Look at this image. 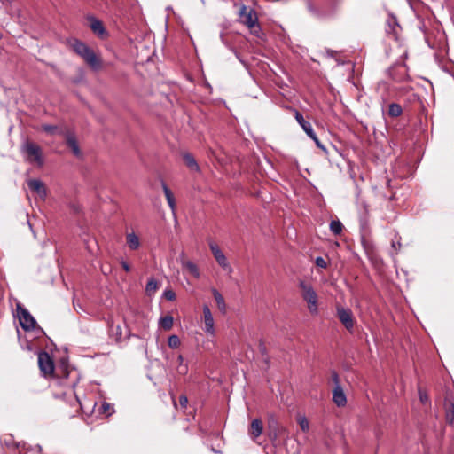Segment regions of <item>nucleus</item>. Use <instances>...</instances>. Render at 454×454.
Listing matches in <instances>:
<instances>
[{"mask_svg": "<svg viewBox=\"0 0 454 454\" xmlns=\"http://www.w3.org/2000/svg\"><path fill=\"white\" fill-rule=\"evenodd\" d=\"M325 53H326V56L329 58H334V56L337 54L336 51H333L332 50H326Z\"/></svg>", "mask_w": 454, "mask_h": 454, "instance_id": "38", "label": "nucleus"}, {"mask_svg": "<svg viewBox=\"0 0 454 454\" xmlns=\"http://www.w3.org/2000/svg\"><path fill=\"white\" fill-rule=\"evenodd\" d=\"M162 189L166 197V200L168 201V204L169 207L171 208L172 212L174 213L176 210V200L174 198V195L171 192V190L168 187V185L162 182Z\"/></svg>", "mask_w": 454, "mask_h": 454, "instance_id": "19", "label": "nucleus"}, {"mask_svg": "<svg viewBox=\"0 0 454 454\" xmlns=\"http://www.w3.org/2000/svg\"><path fill=\"white\" fill-rule=\"evenodd\" d=\"M340 68H341V67H340V64L338 63V64H337V71L339 72V71H340L339 69H340Z\"/></svg>", "mask_w": 454, "mask_h": 454, "instance_id": "45", "label": "nucleus"}, {"mask_svg": "<svg viewBox=\"0 0 454 454\" xmlns=\"http://www.w3.org/2000/svg\"><path fill=\"white\" fill-rule=\"evenodd\" d=\"M29 189L36 193L40 199L44 200L47 196V190L44 184L38 179H30L27 182Z\"/></svg>", "mask_w": 454, "mask_h": 454, "instance_id": "12", "label": "nucleus"}, {"mask_svg": "<svg viewBox=\"0 0 454 454\" xmlns=\"http://www.w3.org/2000/svg\"><path fill=\"white\" fill-rule=\"evenodd\" d=\"M299 288L301 289L302 299L307 302L309 312L313 315L317 314L318 297L311 284L300 280Z\"/></svg>", "mask_w": 454, "mask_h": 454, "instance_id": "3", "label": "nucleus"}, {"mask_svg": "<svg viewBox=\"0 0 454 454\" xmlns=\"http://www.w3.org/2000/svg\"><path fill=\"white\" fill-rule=\"evenodd\" d=\"M183 160L185 163V165L192 170L200 171V167L195 160L194 157L189 153H185L183 154Z\"/></svg>", "mask_w": 454, "mask_h": 454, "instance_id": "21", "label": "nucleus"}, {"mask_svg": "<svg viewBox=\"0 0 454 454\" xmlns=\"http://www.w3.org/2000/svg\"><path fill=\"white\" fill-rule=\"evenodd\" d=\"M263 430V424L260 419H254L252 420L249 427V434L250 436L255 440L259 437Z\"/></svg>", "mask_w": 454, "mask_h": 454, "instance_id": "16", "label": "nucleus"}, {"mask_svg": "<svg viewBox=\"0 0 454 454\" xmlns=\"http://www.w3.org/2000/svg\"><path fill=\"white\" fill-rule=\"evenodd\" d=\"M65 127H58L56 125L43 124L42 125V129L51 135L58 133L59 135V130L64 129Z\"/></svg>", "mask_w": 454, "mask_h": 454, "instance_id": "25", "label": "nucleus"}, {"mask_svg": "<svg viewBox=\"0 0 454 454\" xmlns=\"http://www.w3.org/2000/svg\"><path fill=\"white\" fill-rule=\"evenodd\" d=\"M158 289V282L154 278H150L146 284L145 291L148 294H154Z\"/></svg>", "mask_w": 454, "mask_h": 454, "instance_id": "27", "label": "nucleus"}, {"mask_svg": "<svg viewBox=\"0 0 454 454\" xmlns=\"http://www.w3.org/2000/svg\"><path fill=\"white\" fill-rule=\"evenodd\" d=\"M352 69V65L351 63H347V70L348 71H350Z\"/></svg>", "mask_w": 454, "mask_h": 454, "instance_id": "43", "label": "nucleus"}, {"mask_svg": "<svg viewBox=\"0 0 454 454\" xmlns=\"http://www.w3.org/2000/svg\"><path fill=\"white\" fill-rule=\"evenodd\" d=\"M393 82H402L403 80L393 77Z\"/></svg>", "mask_w": 454, "mask_h": 454, "instance_id": "44", "label": "nucleus"}, {"mask_svg": "<svg viewBox=\"0 0 454 454\" xmlns=\"http://www.w3.org/2000/svg\"><path fill=\"white\" fill-rule=\"evenodd\" d=\"M331 377H332V380L334 382L335 386H340L339 375L336 372H334V371L332 372Z\"/></svg>", "mask_w": 454, "mask_h": 454, "instance_id": "35", "label": "nucleus"}, {"mask_svg": "<svg viewBox=\"0 0 454 454\" xmlns=\"http://www.w3.org/2000/svg\"><path fill=\"white\" fill-rule=\"evenodd\" d=\"M99 411L101 414L106 416H110L114 411V407L111 403L104 402L99 408Z\"/></svg>", "mask_w": 454, "mask_h": 454, "instance_id": "28", "label": "nucleus"}, {"mask_svg": "<svg viewBox=\"0 0 454 454\" xmlns=\"http://www.w3.org/2000/svg\"><path fill=\"white\" fill-rule=\"evenodd\" d=\"M294 117L296 119V121H298V123L301 126L302 129L305 131V133L311 138L313 139L317 145L318 147H322L316 133L314 132L313 129H312V126L310 124V122H309L308 121H306L304 118H303V115L299 112V111H294Z\"/></svg>", "mask_w": 454, "mask_h": 454, "instance_id": "9", "label": "nucleus"}, {"mask_svg": "<svg viewBox=\"0 0 454 454\" xmlns=\"http://www.w3.org/2000/svg\"><path fill=\"white\" fill-rule=\"evenodd\" d=\"M160 325L164 330H167V331L170 330L173 326V317L170 315H167V316L161 317L160 320Z\"/></svg>", "mask_w": 454, "mask_h": 454, "instance_id": "23", "label": "nucleus"}, {"mask_svg": "<svg viewBox=\"0 0 454 454\" xmlns=\"http://www.w3.org/2000/svg\"><path fill=\"white\" fill-rule=\"evenodd\" d=\"M209 248H210L215 261L223 269L225 270V269L231 268L226 256L222 252V250L220 249L219 246L216 243H215L213 241L209 242Z\"/></svg>", "mask_w": 454, "mask_h": 454, "instance_id": "10", "label": "nucleus"}, {"mask_svg": "<svg viewBox=\"0 0 454 454\" xmlns=\"http://www.w3.org/2000/svg\"><path fill=\"white\" fill-rule=\"evenodd\" d=\"M212 294L215 300L218 309L222 313H226L227 306L223 296L215 288L212 289Z\"/></svg>", "mask_w": 454, "mask_h": 454, "instance_id": "18", "label": "nucleus"}, {"mask_svg": "<svg viewBox=\"0 0 454 454\" xmlns=\"http://www.w3.org/2000/svg\"><path fill=\"white\" fill-rule=\"evenodd\" d=\"M315 264L321 269H326L328 266V262H326V260L320 256L316 258Z\"/></svg>", "mask_w": 454, "mask_h": 454, "instance_id": "31", "label": "nucleus"}, {"mask_svg": "<svg viewBox=\"0 0 454 454\" xmlns=\"http://www.w3.org/2000/svg\"><path fill=\"white\" fill-rule=\"evenodd\" d=\"M179 406L182 410H185L188 404V398L185 395H182L179 396Z\"/></svg>", "mask_w": 454, "mask_h": 454, "instance_id": "32", "label": "nucleus"}, {"mask_svg": "<svg viewBox=\"0 0 454 454\" xmlns=\"http://www.w3.org/2000/svg\"><path fill=\"white\" fill-rule=\"evenodd\" d=\"M126 243L131 250H137L140 247L139 238L134 232L126 235Z\"/></svg>", "mask_w": 454, "mask_h": 454, "instance_id": "20", "label": "nucleus"}, {"mask_svg": "<svg viewBox=\"0 0 454 454\" xmlns=\"http://www.w3.org/2000/svg\"><path fill=\"white\" fill-rule=\"evenodd\" d=\"M17 312L20 324L25 331H31L35 328L36 321L27 309L18 305Z\"/></svg>", "mask_w": 454, "mask_h": 454, "instance_id": "7", "label": "nucleus"}, {"mask_svg": "<svg viewBox=\"0 0 454 454\" xmlns=\"http://www.w3.org/2000/svg\"><path fill=\"white\" fill-rule=\"evenodd\" d=\"M308 10L316 18L322 19L326 16L325 12H321L318 8L314 6L311 3L308 4Z\"/></svg>", "mask_w": 454, "mask_h": 454, "instance_id": "26", "label": "nucleus"}, {"mask_svg": "<svg viewBox=\"0 0 454 454\" xmlns=\"http://www.w3.org/2000/svg\"><path fill=\"white\" fill-rule=\"evenodd\" d=\"M121 265L122 269H123L126 272H129V271H130L131 268H130L129 264L127 262H125V261H121Z\"/></svg>", "mask_w": 454, "mask_h": 454, "instance_id": "36", "label": "nucleus"}, {"mask_svg": "<svg viewBox=\"0 0 454 454\" xmlns=\"http://www.w3.org/2000/svg\"><path fill=\"white\" fill-rule=\"evenodd\" d=\"M239 22L246 25L251 33L256 36H260L261 28L258 25V17L256 12L251 8L242 4L239 11Z\"/></svg>", "mask_w": 454, "mask_h": 454, "instance_id": "2", "label": "nucleus"}, {"mask_svg": "<svg viewBox=\"0 0 454 454\" xmlns=\"http://www.w3.org/2000/svg\"><path fill=\"white\" fill-rule=\"evenodd\" d=\"M38 365L44 376L52 375L54 372V362L47 352H41L38 355Z\"/></svg>", "mask_w": 454, "mask_h": 454, "instance_id": "8", "label": "nucleus"}, {"mask_svg": "<svg viewBox=\"0 0 454 454\" xmlns=\"http://www.w3.org/2000/svg\"><path fill=\"white\" fill-rule=\"evenodd\" d=\"M446 75H449L452 78V82H454V70L451 72H445Z\"/></svg>", "mask_w": 454, "mask_h": 454, "instance_id": "39", "label": "nucleus"}, {"mask_svg": "<svg viewBox=\"0 0 454 454\" xmlns=\"http://www.w3.org/2000/svg\"><path fill=\"white\" fill-rule=\"evenodd\" d=\"M298 423H299V425L301 427V429L303 432H307L309 430V421L307 420L306 418H304V417L299 418Z\"/></svg>", "mask_w": 454, "mask_h": 454, "instance_id": "30", "label": "nucleus"}, {"mask_svg": "<svg viewBox=\"0 0 454 454\" xmlns=\"http://www.w3.org/2000/svg\"><path fill=\"white\" fill-rule=\"evenodd\" d=\"M164 297L168 301H174L176 299V294L172 290H167V291L164 292Z\"/></svg>", "mask_w": 454, "mask_h": 454, "instance_id": "33", "label": "nucleus"}, {"mask_svg": "<svg viewBox=\"0 0 454 454\" xmlns=\"http://www.w3.org/2000/svg\"><path fill=\"white\" fill-rule=\"evenodd\" d=\"M445 411V421L454 427V403L450 399H445L443 403Z\"/></svg>", "mask_w": 454, "mask_h": 454, "instance_id": "14", "label": "nucleus"}, {"mask_svg": "<svg viewBox=\"0 0 454 454\" xmlns=\"http://www.w3.org/2000/svg\"><path fill=\"white\" fill-rule=\"evenodd\" d=\"M203 320L205 324V332L210 335L215 334L214 318L207 305L203 306Z\"/></svg>", "mask_w": 454, "mask_h": 454, "instance_id": "13", "label": "nucleus"}, {"mask_svg": "<svg viewBox=\"0 0 454 454\" xmlns=\"http://www.w3.org/2000/svg\"><path fill=\"white\" fill-rule=\"evenodd\" d=\"M419 399H420V401L423 403H427L428 401L427 395L426 394H423L420 390H419Z\"/></svg>", "mask_w": 454, "mask_h": 454, "instance_id": "37", "label": "nucleus"}, {"mask_svg": "<svg viewBox=\"0 0 454 454\" xmlns=\"http://www.w3.org/2000/svg\"><path fill=\"white\" fill-rule=\"evenodd\" d=\"M405 72L404 68L403 67H394V68H391L389 70V74L391 76H393V74L395 73H399V74H403Z\"/></svg>", "mask_w": 454, "mask_h": 454, "instance_id": "34", "label": "nucleus"}, {"mask_svg": "<svg viewBox=\"0 0 454 454\" xmlns=\"http://www.w3.org/2000/svg\"><path fill=\"white\" fill-rule=\"evenodd\" d=\"M336 316L347 331L352 333L356 324V319L351 309L338 304L336 306Z\"/></svg>", "mask_w": 454, "mask_h": 454, "instance_id": "6", "label": "nucleus"}, {"mask_svg": "<svg viewBox=\"0 0 454 454\" xmlns=\"http://www.w3.org/2000/svg\"><path fill=\"white\" fill-rule=\"evenodd\" d=\"M403 113V109L399 104L392 103L388 106L387 114L390 117L396 118Z\"/></svg>", "mask_w": 454, "mask_h": 454, "instance_id": "22", "label": "nucleus"}, {"mask_svg": "<svg viewBox=\"0 0 454 454\" xmlns=\"http://www.w3.org/2000/svg\"><path fill=\"white\" fill-rule=\"evenodd\" d=\"M333 401L339 407H343L346 405L347 398L340 386H335L333 388Z\"/></svg>", "mask_w": 454, "mask_h": 454, "instance_id": "15", "label": "nucleus"}, {"mask_svg": "<svg viewBox=\"0 0 454 454\" xmlns=\"http://www.w3.org/2000/svg\"><path fill=\"white\" fill-rule=\"evenodd\" d=\"M90 28L95 35L99 36L100 38H104L106 35V31L102 24V22L95 18L90 19Z\"/></svg>", "mask_w": 454, "mask_h": 454, "instance_id": "17", "label": "nucleus"}, {"mask_svg": "<svg viewBox=\"0 0 454 454\" xmlns=\"http://www.w3.org/2000/svg\"><path fill=\"white\" fill-rule=\"evenodd\" d=\"M178 262L181 263L182 268L186 270L192 276L196 278L200 277L198 266L192 261L188 260L184 253H182L179 255Z\"/></svg>", "mask_w": 454, "mask_h": 454, "instance_id": "11", "label": "nucleus"}, {"mask_svg": "<svg viewBox=\"0 0 454 454\" xmlns=\"http://www.w3.org/2000/svg\"><path fill=\"white\" fill-rule=\"evenodd\" d=\"M168 344L171 348H177L180 346L181 341L177 335H171L168 337Z\"/></svg>", "mask_w": 454, "mask_h": 454, "instance_id": "29", "label": "nucleus"}, {"mask_svg": "<svg viewBox=\"0 0 454 454\" xmlns=\"http://www.w3.org/2000/svg\"><path fill=\"white\" fill-rule=\"evenodd\" d=\"M421 442L423 444H427V440L426 438V436L423 434L422 437H421Z\"/></svg>", "mask_w": 454, "mask_h": 454, "instance_id": "40", "label": "nucleus"}, {"mask_svg": "<svg viewBox=\"0 0 454 454\" xmlns=\"http://www.w3.org/2000/svg\"><path fill=\"white\" fill-rule=\"evenodd\" d=\"M342 229H343V225L339 220H333L330 223V230L333 234H335V235L340 234L342 231Z\"/></svg>", "mask_w": 454, "mask_h": 454, "instance_id": "24", "label": "nucleus"}, {"mask_svg": "<svg viewBox=\"0 0 454 454\" xmlns=\"http://www.w3.org/2000/svg\"><path fill=\"white\" fill-rule=\"evenodd\" d=\"M22 153L26 154V160L41 167L43 165L42 148L35 143L27 140L22 145Z\"/></svg>", "mask_w": 454, "mask_h": 454, "instance_id": "4", "label": "nucleus"}, {"mask_svg": "<svg viewBox=\"0 0 454 454\" xmlns=\"http://www.w3.org/2000/svg\"><path fill=\"white\" fill-rule=\"evenodd\" d=\"M183 361H184V358H183L182 355H179L178 356V362H179V364H182Z\"/></svg>", "mask_w": 454, "mask_h": 454, "instance_id": "42", "label": "nucleus"}, {"mask_svg": "<svg viewBox=\"0 0 454 454\" xmlns=\"http://www.w3.org/2000/svg\"><path fill=\"white\" fill-rule=\"evenodd\" d=\"M59 135L64 137L67 146L72 151L73 154L78 159L82 158V152L78 145L74 131L69 128H64L59 130Z\"/></svg>", "mask_w": 454, "mask_h": 454, "instance_id": "5", "label": "nucleus"}, {"mask_svg": "<svg viewBox=\"0 0 454 454\" xmlns=\"http://www.w3.org/2000/svg\"><path fill=\"white\" fill-rule=\"evenodd\" d=\"M171 398H172V402H173V404L176 408H177V403L176 402V399H175V396L173 395H171Z\"/></svg>", "mask_w": 454, "mask_h": 454, "instance_id": "41", "label": "nucleus"}, {"mask_svg": "<svg viewBox=\"0 0 454 454\" xmlns=\"http://www.w3.org/2000/svg\"><path fill=\"white\" fill-rule=\"evenodd\" d=\"M72 48L76 54L83 59V60L94 70H98L102 67L100 58L89 46L81 41L74 40Z\"/></svg>", "mask_w": 454, "mask_h": 454, "instance_id": "1", "label": "nucleus"}]
</instances>
